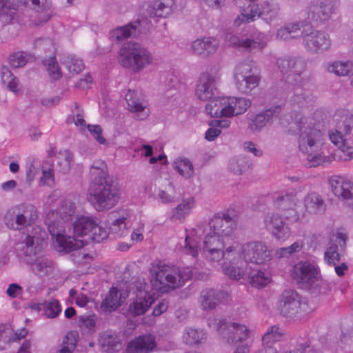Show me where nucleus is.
<instances>
[{"label": "nucleus", "instance_id": "f257e3e1", "mask_svg": "<svg viewBox=\"0 0 353 353\" xmlns=\"http://www.w3.org/2000/svg\"><path fill=\"white\" fill-rule=\"evenodd\" d=\"M236 228L234 210H231V214L229 212L217 213L208 223H201L190 230L185 236L184 252L193 257L201 252L203 257L211 262L223 259V272L228 276L236 278L242 272L234 266L230 270V263L239 256V252L236 246H226L225 242V239L231 238Z\"/></svg>", "mask_w": 353, "mask_h": 353}, {"label": "nucleus", "instance_id": "f03ea898", "mask_svg": "<svg viewBox=\"0 0 353 353\" xmlns=\"http://www.w3.org/2000/svg\"><path fill=\"white\" fill-rule=\"evenodd\" d=\"M281 124L289 127V132H299V149L305 155L308 167L327 165L333 161H347L353 159V147L347 145V141L334 143L338 149L332 154L323 151V133L316 128L313 119L303 116L300 112L286 114L280 119Z\"/></svg>", "mask_w": 353, "mask_h": 353}, {"label": "nucleus", "instance_id": "7ed1b4c3", "mask_svg": "<svg viewBox=\"0 0 353 353\" xmlns=\"http://www.w3.org/2000/svg\"><path fill=\"white\" fill-rule=\"evenodd\" d=\"M275 64L285 81L294 86L293 94L290 99L291 104L298 108L311 105L315 97L303 88L307 81L304 74L307 68L306 61L301 57L284 56L277 58Z\"/></svg>", "mask_w": 353, "mask_h": 353}, {"label": "nucleus", "instance_id": "20e7f679", "mask_svg": "<svg viewBox=\"0 0 353 353\" xmlns=\"http://www.w3.org/2000/svg\"><path fill=\"white\" fill-rule=\"evenodd\" d=\"M205 280L208 274L199 272L196 267L179 268L159 261L153 263L150 269V281L152 289L158 292H169L183 285L192 277Z\"/></svg>", "mask_w": 353, "mask_h": 353}, {"label": "nucleus", "instance_id": "39448f33", "mask_svg": "<svg viewBox=\"0 0 353 353\" xmlns=\"http://www.w3.org/2000/svg\"><path fill=\"white\" fill-rule=\"evenodd\" d=\"M62 211H52L48 214L46 221L48 230L52 239H55L59 251L69 252L75 251L72 256L76 263H81L88 256L80 249L83 246V241L78 240L74 236L65 235V222L74 213V205H70L68 210L65 212L64 207Z\"/></svg>", "mask_w": 353, "mask_h": 353}, {"label": "nucleus", "instance_id": "423d86ee", "mask_svg": "<svg viewBox=\"0 0 353 353\" xmlns=\"http://www.w3.org/2000/svg\"><path fill=\"white\" fill-rule=\"evenodd\" d=\"M34 232L28 234L20 243L19 249L21 254L26 257V262L30 265L32 272L43 278L51 274L54 268V263L50 259L39 256L43 243L47 237L46 233L41 228H35Z\"/></svg>", "mask_w": 353, "mask_h": 353}, {"label": "nucleus", "instance_id": "0eeeda50", "mask_svg": "<svg viewBox=\"0 0 353 353\" xmlns=\"http://www.w3.org/2000/svg\"><path fill=\"white\" fill-rule=\"evenodd\" d=\"M120 199L119 190L112 179L91 181L88 188V201L98 212L114 207Z\"/></svg>", "mask_w": 353, "mask_h": 353}, {"label": "nucleus", "instance_id": "6e6552de", "mask_svg": "<svg viewBox=\"0 0 353 353\" xmlns=\"http://www.w3.org/2000/svg\"><path fill=\"white\" fill-rule=\"evenodd\" d=\"M117 59L122 67L138 72L152 63L153 57L143 44L130 41L120 48Z\"/></svg>", "mask_w": 353, "mask_h": 353}, {"label": "nucleus", "instance_id": "1a4fd4ad", "mask_svg": "<svg viewBox=\"0 0 353 353\" xmlns=\"http://www.w3.org/2000/svg\"><path fill=\"white\" fill-rule=\"evenodd\" d=\"M237 6L240 8L241 14L234 20L236 26L252 22L258 18L267 23H271L279 17L280 12V6L274 0H265L255 4L249 3L247 8L237 1Z\"/></svg>", "mask_w": 353, "mask_h": 353}, {"label": "nucleus", "instance_id": "9d476101", "mask_svg": "<svg viewBox=\"0 0 353 353\" xmlns=\"http://www.w3.org/2000/svg\"><path fill=\"white\" fill-rule=\"evenodd\" d=\"M234 79L236 88L243 94L250 93L261 80L259 70L251 59H245L236 65Z\"/></svg>", "mask_w": 353, "mask_h": 353}, {"label": "nucleus", "instance_id": "9b49d317", "mask_svg": "<svg viewBox=\"0 0 353 353\" xmlns=\"http://www.w3.org/2000/svg\"><path fill=\"white\" fill-rule=\"evenodd\" d=\"M37 218V212L35 206L31 203H25L12 208L6 216V222L8 226L13 230L26 227L27 237L29 234L34 232L33 230L38 227V225L32 226Z\"/></svg>", "mask_w": 353, "mask_h": 353}, {"label": "nucleus", "instance_id": "f8f14e48", "mask_svg": "<svg viewBox=\"0 0 353 353\" xmlns=\"http://www.w3.org/2000/svg\"><path fill=\"white\" fill-rule=\"evenodd\" d=\"M334 129L329 132L332 143H342L350 139L353 134V113L349 110H337L332 116Z\"/></svg>", "mask_w": 353, "mask_h": 353}, {"label": "nucleus", "instance_id": "ddd939ff", "mask_svg": "<svg viewBox=\"0 0 353 353\" xmlns=\"http://www.w3.org/2000/svg\"><path fill=\"white\" fill-rule=\"evenodd\" d=\"M339 0H316L310 3L306 9L307 20L316 25L328 21L336 13Z\"/></svg>", "mask_w": 353, "mask_h": 353}, {"label": "nucleus", "instance_id": "4468645a", "mask_svg": "<svg viewBox=\"0 0 353 353\" xmlns=\"http://www.w3.org/2000/svg\"><path fill=\"white\" fill-rule=\"evenodd\" d=\"M225 40L231 46L254 52L264 49L269 41V38L266 34L256 30L246 37H239L232 33H228L225 36Z\"/></svg>", "mask_w": 353, "mask_h": 353}, {"label": "nucleus", "instance_id": "2eb2a0df", "mask_svg": "<svg viewBox=\"0 0 353 353\" xmlns=\"http://www.w3.org/2000/svg\"><path fill=\"white\" fill-rule=\"evenodd\" d=\"M302 44L310 52L323 53L330 49L332 41L330 35L321 30H314L312 26L303 28L301 32Z\"/></svg>", "mask_w": 353, "mask_h": 353}, {"label": "nucleus", "instance_id": "dca6fc26", "mask_svg": "<svg viewBox=\"0 0 353 353\" xmlns=\"http://www.w3.org/2000/svg\"><path fill=\"white\" fill-rule=\"evenodd\" d=\"M307 303L301 301L298 293L290 290L281 295L278 310L283 316L293 318L307 313Z\"/></svg>", "mask_w": 353, "mask_h": 353}, {"label": "nucleus", "instance_id": "f3484780", "mask_svg": "<svg viewBox=\"0 0 353 353\" xmlns=\"http://www.w3.org/2000/svg\"><path fill=\"white\" fill-rule=\"evenodd\" d=\"M220 79L221 74L215 69H210L201 73L196 85V97L203 101L212 99L216 94Z\"/></svg>", "mask_w": 353, "mask_h": 353}, {"label": "nucleus", "instance_id": "a211bd4d", "mask_svg": "<svg viewBox=\"0 0 353 353\" xmlns=\"http://www.w3.org/2000/svg\"><path fill=\"white\" fill-rule=\"evenodd\" d=\"M217 330L229 344L243 343L250 337V330L245 325L228 323L225 319L219 321Z\"/></svg>", "mask_w": 353, "mask_h": 353}, {"label": "nucleus", "instance_id": "6ab92c4d", "mask_svg": "<svg viewBox=\"0 0 353 353\" xmlns=\"http://www.w3.org/2000/svg\"><path fill=\"white\" fill-rule=\"evenodd\" d=\"M299 201L298 192L294 190L281 192L273 199L274 207L284 212L285 218L292 221H297L300 217V214L296 210Z\"/></svg>", "mask_w": 353, "mask_h": 353}, {"label": "nucleus", "instance_id": "aec40b11", "mask_svg": "<svg viewBox=\"0 0 353 353\" xmlns=\"http://www.w3.org/2000/svg\"><path fill=\"white\" fill-rule=\"evenodd\" d=\"M319 268L309 261H299L292 268V277L307 288H312L319 275Z\"/></svg>", "mask_w": 353, "mask_h": 353}, {"label": "nucleus", "instance_id": "412c9836", "mask_svg": "<svg viewBox=\"0 0 353 353\" xmlns=\"http://www.w3.org/2000/svg\"><path fill=\"white\" fill-rule=\"evenodd\" d=\"M241 251L245 262L263 264L270 260V251L267 245L260 241H252L243 245Z\"/></svg>", "mask_w": 353, "mask_h": 353}, {"label": "nucleus", "instance_id": "4be33fe9", "mask_svg": "<svg viewBox=\"0 0 353 353\" xmlns=\"http://www.w3.org/2000/svg\"><path fill=\"white\" fill-rule=\"evenodd\" d=\"M136 286L137 294L128 306V312L132 316L145 314L154 301L151 294L145 289L146 283L144 281L137 283Z\"/></svg>", "mask_w": 353, "mask_h": 353}, {"label": "nucleus", "instance_id": "5701e85b", "mask_svg": "<svg viewBox=\"0 0 353 353\" xmlns=\"http://www.w3.org/2000/svg\"><path fill=\"white\" fill-rule=\"evenodd\" d=\"M347 236L346 234L337 232L335 239L332 240L324 252V261L328 265H336L339 263L341 255L346 247Z\"/></svg>", "mask_w": 353, "mask_h": 353}, {"label": "nucleus", "instance_id": "b1692460", "mask_svg": "<svg viewBox=\"0 0 353 353\" xmlns=\"http://www.w3.org/2000/svg\"><path fill=\"white\" fill-rule=\"evenodd\" d=\"M333 194L343 203L353 209V184L340 176H334L330 181Z\"/></svg>", "mask_w": 353, "mask_h": 353}, {"label": "nucleus", "instance_id": "393cba45", "mask_svg": "<svg viewBox=\"0 0 353 353\" xmlns=\"http://www.w3.org/2000/svg\"><path fill=\"white\" fill-rule=\"evenodd\" d=\"M264 224L267 230L279 241H284L291 235L290 228L277 213H268L265 216Z\"/></svg>", "mask_w": 353, "mask_h": 353}, {"label": "nucleus", "instance_id": "a878e982", "mask_svg": "<svg viewBox=\"0 0 353 353\" xmlns=\"http://www.w3.org/2000/svg\"><path fill=\"white\" fill-rule=\"evenodd\" d=\"M281 110L280 106H275L260 112L249 119L248 129L253 133L261 132L279 115Z\"/></svg>", "mask_w": 353, "mask_h": 353}, {"label": "nucleus", "instance_id": "bb28decb", "mask_svg": "<svg viewBox=\"0 0 353 353\" xmlns=\"http://www.w3.org/2000/svg\"><path fill=\"white\" fill-rule=\"evenodd\" d=\"M228 294L223 290L205 289L201 292L199 303L203 310H211L227 299Z\"/></svg>", "mask_w": 353, "mask_h": 353}, {"label": "nucleus", "instance_id": "cd10ccee", "mask_svg": "<svg viewBox=\"0 0 353 353\" xmlns=\"http://www.w3.org/2000/svg\"><path fill=\"white\" fill-rule=\"evenodd\" d=\"M239 256L235 259L232 260L230 264V269L232 270V266H234L235 269L241 270L242 274L238 276L236 278H233L232 276H229L232 279H240L241 278L248 277L250 279V282L251 285L256 288H261L265 286L270 281V275L264 272L259 270H254L248 272V270L246 269L243 270L240 266L236 265V262L239 260Z\"/></svg>", "mask_w": 353, "mask_h": 353}, {"label": "nucleus", "instance_id": "c85d7f7f", "mask_svg": "<svg viewBox=\"0 0 353 353\" xmlns=\"http://www.w3.org/2000/svg\"><path fill=\"white\" fill-rule=\"evenodd\" d=\"M155 337L152 334H143L131 340L126 348L127 353H150L156 347Z\"/></svg>", "mask_w": 353, "mask_h": 353}, {"label": "nucleus", "instance_id": "c756f323", "mask_svg": "<svg viewBox=\"0 0 353 353\" xmlns=\"http://www.w3.org/2000/svg\"><path fill=\"white\" fill-rule=\"evenodd\" d=\"M219 46V41L214 37H203L194 41L191 45L192 52L205 57L214 54Z\"/></svg>", "mask_w": 353, "mask_h": 353}, {"label": "nucleus", "instance_id": "7c9ffc66", "mask_svg": "<svg viewBox=\"0 0 353 353\" xmlns=\"http://www.w3.org/2000/svg\"><path fill=\"white\" fill-rule=\"evenodd\" d=\"M99 344L101 350L106 353L119 352L122 347L120 337L112 331L102 332L99 338Z\"/></svg>", "mask_w": 353, "mask_h": 353}, {"label": "nucleus", "instance_id": "2f4dec72", "mask_svg": "<svg viewBox=\"0 0 353 353\" xmlns=\"http://www.w3.org/2000/svg\"><path fill=\"white\" fill-rule=\"evenodd\" d=\"M124 302L121 292L116 288H111L102 301L100 310L104 313H111L119 307Z\"/></svg>", "mask_w": 353, "mask_h": 353}, {"label": "nucleus", "instance_id": "473e14b6", "mask_svg": "<svg viewBox=\"0 0 353 353\" xmlns=\"http://www.w3.org/2000/svg\"><path fill=\"white\" fill-rule=\"evenodd\" d=\"M125 99L128 104V109L137 114L139 120H143L148 116V112L145 110V105L137 97L135 91L129 90L125 95Z\"/></svg>", "mask_w": 353, "mask_h": 353}, {"label": "nucleus", "instance_id": "72a5a7b5", "mask_svg": "<svg viewBox=\"0 0 353 353\" xmlns=\"http://www.w3.org/2000/svg\"><path fill=\"white\" fill-rule=\"evenodd\" d=\"M23 6H28L31 2L32 8L37 12L42 13L43 16L36 22L37 26H41L46 23L50 18L51 14L48 10L51 6L49 0H17Z\"/></svg>", "mask_w": 353, "mask_h": 353}, {"label": "nucleus", "instance_id": "f704fd0d", "mask_svg": "<svg viewBox=\"0 0 353 353\" xmlns=\"http://www.w3.org/2000/svg\"><path fill=\"white\" fill-rule=\"evenodd\" d=\"M304 207L309 214H321L325 212L326 205L322 196L316 192L308 193L304 198Z\"/></svg>", "mask_w": 353, "mask_h": 353}, {"label": "nucleus", "instance_id": "c9c22d12", "mask_svg": "<svg viewBox=\"0 0 353 353\" xmlns=\"http://www.w3.org/2000/svg\"><path fill=\"white\" fill-rule=\"evenodd\" d=\"M303 22L294 21L288 23L279 28L276 32V39L281 41L297 39L301 37V32Z\"/></svg>", "mask_w": 353, "mask_h": 353}, {"label": "nucleus", "instance_id": "e433bc0d", "mask_svg": "<svg viewBox=\"0 0 353 353\" xmlns=\"http://www.w3.org/2000/svg\"><path fill=\"white\" fill-rule=\"evenodd\" d=\"M95 219L90 216H82L73 223V232L75 236H87L90 239Z\"/></svg>", "mask_w": 353, "mask_h": 353}, {"label": "nucleus", "instance_id": "4c0bfd02", "mask_svg": "<svg viewBox=\"0 0 353 353\" xmlns=\"http://www.w3.org/2000/svg\"><path fill=\"white\" fill-rule=\"evenodd\" d=\"M140 26L139 21L130 23L122 27H119L110 32L111 38L116 41H121L136 34V30Z\"/></svg>", "mask_w": 353, "mask_h": 353}, {"label": "nucleus", "instance_id": "58836bf2", "mask_svg": "<svg viewBox=\"0 0 353 353\" xmlns=\"http://www.w3.org/2000/svg\"><path fill=\"white\" fill-rule=\"evenodd\" d=\"M195 200L194 197H189L183 199L174 209L172 210L171 219L172 221H183L188 216L191 210L194 208Z\"/></svg>", "mask_w": 353, "mask_h": 353}, {"label": "nucleus", "instance_id": "ea45409f", "mask_svg": "<svg viewBox=\"0 0 353 353\" xmlns=\"http://www.w3.org/2000/svg\"><path fill=\"white\" fill-rule=\"evenodd\" d=\"M353 68V64L350 61H335L327 62L325 65L327 72L333 73L339 77L347 76Z\"/></svg>", "mask_w": 353, "mask_h": 353}, {"label": "nucleus", "instance_id": "a19ab883", "mask_svg": "<svg viewBox=\"0 0 353 353\" xmlns=\"http://www.w3.org/2000/svg\"><path fill=\"white\" fill-rule=\"evenodd\" d=\"M283 332L277 325H273L268 328L262 337V347L275 348L273 345L281 340Z\"/></svg>", "mask_w": 353, "mask_h": 353}, {"label": "nucleus", "instance_id": "79ce46f5", "mask_svg": "<svg viewBox=\"0 0 353 353\" xmlns=\"http://www.w3.org/2000/svg\"><path fill=\"white\" fill-rule=\"evenodd\" d=\"M206 339V334L203 330L187 327L183 332V340L189 345L202 343Z\"/></svg>", "mask_w": 353, "mask_h": 353}, {"label": "nucleus", "instance_id": "37998d69", "mask_svg": "<svg viewBox=\"0 0 353 353\" xmlns=\"http://www.w3.org/2000/svg\"><path fill=\"white\" fill-rule=\"evenodd\" d=\"M250 165L251 163L248 157L239 155L230 160L228 168L236 174H241Z\"/></svg>", "mask_w": 353, "mask_h": 353}, {"label": "nucleus", "instance_id": "c03bdc74", "mask_svg": "<svg viewBox=\"0 0 353 353\" xmlns=\"http://www.w3.org/2000/svg\"><path fill=\"white\" fill-rule=\"evenodd\" d=\"M61 62L68 68V71L73 74L79 73L85 67L83 60L74 54H64Z\"/></svg>", "mask_w": 353, "mask_h": 353}, {"label": "nucleus", "instance_id": "a18cd8bd", "mask_svg": "<svg viewBox=\"0 0 353 353\" xmlns=\"http://www.w3.org/2000/svg\"><path fill=\"white\" fill-rule=\"evenodd\" d=\"M91 181L100 179H111L108 174L107 165L103 161L97 160L93 162L90 168Z\"/></svg>", "mask_w": 353, "mask_h": 353}, {"label": "nucleus", "instance_id": "49530a36", "mask_svg": "<svg viewBox=\"0 0 353 353\" xmlns=\"http://www.w3.org/2000/svg\"><path fill=\"white\" fill-rule=\"evenodd\" d=\"M174 168L177 172L185 179H190L194 174V168L191 161L186 158L176 159Z\"/></svg>", "mask_w": 353, "mask_h": 353}, {"label": "nucleus", "instance_id": "de8ad7c7", "mask_svg": "<svg viewBox=\"0 0 353 353\" xmlns=\"http://www.w3.org/2000/svg\"><path fill=\"white\" fill-rule=\"evenodd\" d=\"M174 0H156L154 4V15L157 17L165 18L171 14Z\"/></svg>", "mask_w": 353, "mask_h": 353}, {"label": "nucleus", "instance_id": "09e8293b", "mask_svg": "<svg viewBox=\"0 0 353 353\" xmlns=\"http://www.w3.org/2000/svg\"><path fill=\"white\" fill-rule=\"evenodd\" d=\"M34 57L26 52H17L10 56L9 62L14 68L23 67L27 63L34 61Z\"/></svg>", "mask_w": 353, "mask_h": 353}, {"label": "nucleus", "instance_id": "8fccbe9b", "mask_svg": "<svg viewBox=\"0 0 353 353\" xmlns=\"http://www.w3.org/2000/svg\"><path fill=\"white\" fill-rule=\"evenodd\" d=\"M127 217L124 215L119 216L113 221L109 228L110 233L113 234L115 237H121L128 232Z\"/></svg>", "mask_w": 353, "mask_h": 353}, {"label": "nucleus", "instance_id": "3c124183", "mask_svg": "<svg viewBox=\"0 0 353 353\" xmlns=\"http://www.w3.org/2000/svg\"><path fill=\"white\" fill-rule=\"evenodd\" d=\"M1 76L2 83L12 92L18 91V80L6 66L1 68Z\"/></svg>", "mask_w": 353, "mask_h": 353}, {"label": "nucleus", "instance_id": "603ef678", "mask_svg": "<svg viewBox=\"0 0 353 353\" xmlns=\"http://www.w3.org/2000/svg\"><path fill=\"white\" fill-rule=\"evenodd\" d=\"M109 234V228L103 226L101 223H98L95 219L90 240L95 243H100L106 239Z\"/></svg>", "mask_w": 353, "mask_h": 353}, {"label": "nucleus", "instance_id": "864d4df0", "mask_svg": "<svg viewBox=\"0 0 353 353\" xmlns=\"http://www.w3.org/2000/svg\"><path fill=\"white\" fill-rule=\"evenodd\" d=\"M232 101V109H234V117L243 114L251 106L250 99L245 97H230Z\"/></svg>", "mask_w": 353, "mask_h": 353}, {"label": "nucleus", "instance_id": "5fc2aeb1", "mask_svg": "<svg viewBox=\"0 0 353 353\" xmlns=\"http://www.w3.org/2000/svg\"><path fill=\"white\" fill-rule=\"evenodd\" d=\"M79 335L76 332L68 333L63 340L62 347L57 353H72L76 347Z\"/></svg>", "mask_w": 353, "mask_h": 353}, {"label": "nucleus", "instance_id": "6e6d98bb", "mask_svg": "<svg viewBox=\"0 0 353 353\" xmlns=\"http://www.w3.org/2000/svg\"><path fill=\"white\" fill-rule=\"evenodd\" d=\"M43 314L50 319L57 317L61 312V306L57 300L44 301Z\"/></svg>", "mask_w": 353, "mask_h": 353}, {"label": "nucleus", "instance_id": "4d7b16f0", "mask_svg": "<svg viewBox=\"0 0 353 353\" xmlns=\"http://www.w3.org/2000/svg\"><path fill=\"white\" fill-rule=\"evenodd\" d=\"M206 104L205 110L208 114L212 117H221V97L214 98V97L210 100Z\"/></svg>", "mask_w": 353, "mask_h": 353}, {"label": "nucleus", "instance_id": "13d9d810", "mask_svg": "<svg viewBox=\"0 0 353 353\" xmlns=\"http://www.w3.org/2000/svg\"><path fill=\"white\" fill-rule=\"evenodd\" d=\"M43 64L47 68L49 75L54 80L61 77V72L54 57H50L43 61Z\"/></svg>", "mask_w": 353, "mask_h": 353}, {"label": "nucleus", "instance_id": "bf43d9fd", "mask_svg": "<svg viewBox=\"0 0 353 353\" xmlns=\"http://www.w3.org/2000/svg\"><path fill=\"white\" fill-rule=\"evenodd\" d=\"M59 159L58 165L61 166L60 171L63 173H66L70 169L71 163L73 160L72 152L68 150H60Z\"/></svg>", "mask_w": 353, "mask_h": 353}, {"label": "nucleus", "instance_id": "052dcab7", "mask_svg": "<svg viewBox=\"0 0 353 353\" xmlns=\"http://www.w3.org/2000/svg\"><path fill=\"white\" fill-rule=\"evenodd\" d=\"M12 341V330L9 325H0V349H4L6 345Z\"/></svg>", "mask_w": 353, "mask_h": 353}, {"label": "nucleus", "instance_id": "680f3d73", "mask_svg": "<svg viewBox=\"0 0 353 353\" xmlns=\"http://www.w3.org/2000/svg\"><path fill=\"white\" fill-rule=\"evenodd\" d=\"M78 325L82 329L92 330L95 327V315H81L78 316Z\"/></svg>", "mask_w": 353, "mask_h": 353}, {"label": "nucleus", "instance_id": "e2e57ef3", "mask_svg": "<svg viewBox=\"0 0 353 353\" xmlns=\"http://www.w3.org/2000/svg\"><path fill=\"white\" fill-rule=\"evenodd\" d=\"M334 286L333 282L327 281L325 279H321L317 276V279L312 288L318 290L319 293L325 294L330 291Z\"/></svg>", "mask_w": 353, "mask_h": 353}, {"label": "nucleus", "instance_id": "0e129e2a", "mask_svg": "<svg viewBox=\"0 0 353 353\" xmlns=\"http://www.w3.org/2000/svg\"><path fill=\"white\" fill-rule=\"evenodd\" d=\"M221 117H234V110L232 109V101H231V97H221Z\"/></svg>", "mask_w": 353, "mask_h": 353}, {"label": "nucleus", "instance_id": "69168bd1", "mask_svg": "<svg viewBox=\"0 0 353 353\" xmlns=\"http://www.w3.org/2000/svg\"><path fill=\"white\" fill-rule=\"evenodd\" d=\"M90 134L101 144H106V139L101 135L102 128L99 125H88L86 126Z\"/></svg>", "mask_w": 353, "mask_h": 353}, {"label": "nucleus", "instance_id": "338daca9", "mask_svg": "<svg viewBox=\"0 0 353 353\" xmlns=\"http://www.w3.org/2000/svg\"><path fill=\"white\" fill-rule=\"evenodd\" d=\"M40 164L37 161L32 160L28 163L26 176L28 180H32L38 173Z\"/></svg>", "mask_w": 353, "mask_h": 353}, {"label": "nucleus", "instance_id": "774afa93", "mask_svg": "<svg viewBox=\"0 0 353 353\" xmlns=\"http://www.w3.org/2000/svg\"><path fill=\"white\" fill-rule=\"evenodd\" d=\"M6 293L11 298H17L22 295L23 288L17 283H11L8 285Z\"/></svg>", "mask_w": 353, "mask_h": 353}]
</instances>
